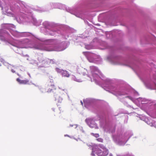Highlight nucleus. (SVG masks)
I'll use <instances>...</instances> for the list:
<instances>
[{"mask_svg":"<svg viewBox=\"0 0 156 156\" xmlns=\"http://www.w3.org/2000/svg\"><path fill=\"white\" fill-rule=\"evenodd\" d=\"M46 89L48 93H53V96L55 100L58 102H61L62 100V98L60 97V93L56 89L55 87L53 84L48 85L46 87Z\"/></svg>","mask_w":156,"mask_h":156,"instance_id":"f257e3e1","label":"nucleus"},{"mask_svg":"<svg viewBox=\"0 0 156 156\" xmlns=\"http://www.w3.org/2000/svg\"><path fill=\"white\" fill-rule=\"evenodd\" d=\"M56 71L58 73H60L63 77H69L70 76L69 72L66 70L60 69L58 68H57Z\"/></svg>","mask_w":156,"mask_h":156,"instance_id":"f03ea898","label":"nucleus"},{"mask_svg":"<svg viewBox=\"0 0 156 156\" xmlns=\"http://www.w3.org/2000/svg\"><path fill=\"white\" fill-rule=\"evenodd\" d=\"M86 121L89 126L91 128L94 127L95 126L94 121L92 118L87 119Z\"/></svg>","mask_w":156,"mask_h":156,"instance_id":"7ed1b4c3","label":"nucleus"},{"mask_svg":"<svg viewBox=\"0 0 156 156\" xmlns=\"http://www.w3.org/2000/svg\"><path fill=\"white\" fill-rule=\"evenodd\" d=\"M16 81L20 84H27L29 82V80H21L19 78L16 79Z\"/></svg>","mask_w":156,"mask_h":156,"instance_id":"20e7f679","label":"nucleus"},{"mask_svg":"<svg viewBox=\"0 0 156 156\" xmlns=\"http://www.w3.org/2000/svg\"><path fill=\"white\" fill-rule=\"evenodd\" d=\"M97 141H98V142H103V139H102L101 138H98L96 139Z\"/></svg>","mask_w":156,"mask_h":156,"instance_id":"39448f33","label":"nucleus"},{"mask_svg":"<svg viewBox=\"0 0 156 156\" xmlns=\"http://www.w3.org/2000/svg\"><path fill=\"white\" fill-rule=\"evenodd\" d=\"M94 134V136L96 137H98L99 136V135L98 134Z\"/></svg>","mask_w":156,"mask_h":156,"instance_id":"423d86ee","label":"nucleus"},{"mask_svg":"<svg viewBox=\"0 0 156 156\" xmlns=\"http://www.w3.org/2000/svg\"><path fill=\"white\" fill-rule=\"evenodd\" d=\"M11 71L13 73H14L15 72V70H14L13 69H12L11 70Z\"/></svg>","mask_w":156,"mask_h":156,"instance_id":"0eeeda50","label":"nucleus"},{"mask_svg":"<svg viewBox=\"0 0 156 156\" xmlns=\"http://www.w3.org/2000/svg\"><path fill=\"white\" fill-rule=\"evenodd\" d=\"M81 103L83 105V102H82V101H81Z\"/></svg>","mask_w":156,"mask_h":156,"instance_id":"6e6552de","label":"nucleus"},{"mask_svg":"<svg viewBox=\"0 0 156 156\" xmlns=\"http://www.w3.org/2000/svg\"><path fill=\"white\" fill-rule=\"evenodd\" d=\"M51 61H53V60H51Z\"/></svg>","mask_w":156,"mask_h":156,"instance_id":"1a4fd4ad","label":"nucleus"},{"mask_svg":"<svg viewBox=\"0 0 156 156\" xmlns=\"http://www.w3.org/2000/svg\"><path fill=\"white\" fill-rule=\"evenodd\" d=\"M107 154H108V153L106 154V155H105V156L107 155Z\"/></svg>","mask_w":156,"mask_h":156,"instance_id":"9d476101","label":"nucleus"},{"mask_svg":"<svg viewBox=\"0 0 156 156\" xmlns=\"http://www.w3.org/2000/svg\"><path fill=\"white\" fill-rule=\"evenodd\" d=\"M47 51H50V50H47Z\"/></svg>","mask_w":156,"mask_h":156,"instance_id":"9b49d317","label":"nucleus"}]
</instances>
